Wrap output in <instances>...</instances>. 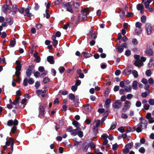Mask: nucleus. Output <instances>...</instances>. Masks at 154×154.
<instances>
[{"label":"nucleus","instance_id":"c85d7f7f","mask_svg":"<svg viewBox=\"0 0 154 154\" xmlns=\"http://www.w3.org/2000/svg\"><path fill=\"white\" fill-rule=\"evenodd\" d=\"M152 0H147L146 2H144L145 8H149L150 3L151 2Z\"/></svg>","mask_w":154,"mask_h":154},{"label":"nucleus","instance_id":"69168bd1","mask_svg":"<svg viewBox=\"0 0 154 154\" xmlns=\"http://www.w3.org/2000/svg\"><path fill=\"white\" fill-rule=\"evenodd\" d=\"M18 10L19 12L20 13L22 14L25 11V10H24V8H19Z\"/></svg>","mask_w":154,"mask_h":154},{"label":"nucleus","instance_id":"f3484780","mask_svg":"<svg viewBox=\"0 0 154 154\" xmlns=\"http://www.w3.org/2000/svg\"><path fill=\"white\" fill-rule=\"evenodd\" d=\"M20 99V97L19 96H16V98L15 100L13 101L12 102L11 100H10V103L14 105H16L19 103V101Z\"/></svg>","mask_w":154,"mask_h":154},{"label":"nucleus","instance_id":"09e8293b","mask_svg":"<svg viewBox=\"0 0 154 154\" xmlns=\"http://www.w3.org/2000/svg\"><path fill=\"white\" fill-rule=\"evenodd\" d=\"M89 146L91 149H95L96 147L95 144L93 143H90Z\"/></svg>","mask_w":154,"mask_h":154},{"label":"nucleus","instance_id":"338daca9","mask_svg":"<svg viewBox=\"0 0 154 154\" xmlns=\"http://www.w3.org/2000/svg\"><path fill=\"white\" fill-rule=\"evenodd\" d=\"M35 60L36 62L37 63H39L41 61V58L39 56H38L35 57Z\"/></svg>","mask_w":154,"mask_h":154},{"label":"nucleus","instance_id":"680f3d73","mask_svg":"<svg viewBox=\"0 0 154 154\" xmlns=\"http://www.w3.org/2000/svg\"><path fill=\"white\" fill-rule=\"evenodd\" d=\"M149 106H150L148 104H145L143 106V108L147 110L149 109Z\"/></svg>","mask_w":154,"mask_h":154},{"label":"nucleus","instance_id":"49530a36","mask_svg":"<svg viewBox=\"0 0 154 154\" xmlns=\"http://www.w3.org/2000/svg\"><path fill=\"white\" fill-rule=\"evenodd\" d=\"M28 83L29 84H33L34 82V80L32 78H29L28 79Z\"/></svg>","mask_w":154,"mask_h":154},{"label":"nucleus","instance_id":"f257e3e1","mask_svg":"<svg viewBox=\"0 0 154 154\" xmlns=\"http://www.w3.org/2000/svg\"><path fill=\"white\" fill-rule=\"evenodd\" d=\"M72 124L76 128V129H73L72 127L69 126L66 129V131L70 132L71 135L75 136L78 135L80 138L83 136V132L81 131V129L80 128V123L75 120H74L72 122Z\"/></svg>","mask_w":154,"mask_h":154},{"label":"nucleus","instance_id":"f03ea898","mask_svg":"<svg viewBox=\"0 0 154 154\" xmlns=\"http://www.w3.org/2000/svg\"><path fill=\"white\" fill-rule=\"evenodd\" d=\"M89 8H87L82 9L81 13L78 15V19L80 21H83L86 20L87 15L89 13Z\"/></svg>","mask_w":154,"mask_h":154},{"label":"nucleus","instance_id":"9b49d317","mask_svg":"<svg viewBox=\"0 0 154 154\" xmlns=\"http://www.w3.org/2000/svg\"><path fill=\"white\" fill-rule=\"evenodd\" d=\"M145 28L147 34L148 35L151 34L153 30L152 25L149 23H147L146 25Z\"/></svg>","mask_w":154,"mask_h":154},{"label":"nucleus","instance_id":"1a4fd4ad","mask_svg":"<svg viewBox=\"0 0 154 154\" xmlns=\"http://www.w3.org/2000/svg\"><path fill=\"white\" fill-rule=\"evenodd\" d=\"M39 114L38 117L40 118H42L45 114V111L44 107L42 105H40L38 109Z\"/></svg>","mask_w":154,"mask_h":154},{"label":"nucleus","instance_id":"c03bdc74","mask_svg":"<svg viewBox=\"0 0 154 154\" xmlns=\"http://www.w3.org/2000/svg\"><path fill=\"white\" fill-rule=\"evenodd\" d=\"M80 5L79 3L77 2H75L73 4V7H74L75 8H78Z\"/></svg>","mask_w":154,"mask_h":154},{"label":"nucleus","instance_id":"2f4dec72","mask_svg":"<svg viewBox=\"0 0 154 154\" xmlns=\"http://www.w3.org/2000/svg\"><path fill=\"white\" fill-rule=\"evenodd\" d=\"M125 91L127 92H130L132 90L131 87L130 86H125Z\"/></svg>","mask_w":154,"mask_h":154},{"label":"nucleus","instance_id":"ddd939ff","mask_svg":"<svg viewBox=\"0 0 154 154\" xmlns=\"http://www.w3.org/2000/svg\"><path fill=\"white\" fill-rule=\"evenodd\" d=\"M146 117L148 120V122L149 123H152L154 122V117L151 116L150 113H147L146 114Z\"/></svg>","mask_w":154,"mask_h":154},{"label":"nucleus","instance_id":"4468645a","mask_svg":"<svg viewBox=\"0 0 154 154\" xmlns=\"http://www.w3.org/2000/svg\"><path fill=\"white\" fill-rule=\"evenodd\" d=\"M108 137V135L105 134H104L101 136V138L103 140V145H106L108 143V140H107V138Z\"/></svg>","mask_w":154,"mask_h":154},{"label":"nucleus","instance_id":"b1692460","mask_svg":"<svg viewBox=\"0 0 154 154\" xmlns=\"http://www.w3.org/2000/svg\"><path fill=\"white\" fill-rule=\"evenodd\" d=\"M100 120H98L97 121L96 120H94L93 122V124H94V123H96L95 126H94L93 129H95V128H97L100 125Z\"/></svg>","mask_w":154,"mask_h":154},{"label":"nucleus","instance_id":"5fc2aeb1","mask_svg":"<svg viewBox=\"0 0 154 154\" xmlns=\"http://www.w3.org/2000/svg\"><path fill=\"white\" fill-rule=\"evenodd\" d=\"M59 70L60 72L61 73H62L65 70V68L63 66H61L59 68Z\"/></svg>","mask_w":154,"mask_h":154},{"label":"nucleus","instance_id":"7ed1b4c3","mask_svg":"<svg viewBox=\"0 0 154 154\" xmlns=\"http://www.w3.org/2000/svg\"><path fill=\"white\" fill-rule=\"evenodd\" d=\"M141 122L137 125V127L136 128V131L137 132L139 133L141 132L142 129H146L147 127V122L145 119H142Z\"/></svg>","mask_w":154,"mask_h":154},{"label":"nucleus","instance_id":"4be33fe9","mask_svg":"<svg viewBox=\"0 0 154 154\" xmlns=\"http://www.w3.org/2000/svg\"><path fill=\"white\" fill-rule=\"evenodd\" d=\"M126 131L127 132H129L131 131H134L136 130V127L135 126H133L132 128L130 127H127L126 128Z\"/></svg>","mask_w":154,"mask_h":154},{"label":"nucleus","instance_id":"393cba45","mask_svg":"<svg viewBox=\"0 0 154 154\" xmlns=\"http://www.w3.org/2000/svg\"><path fill=\"white\" fill-rule=\"evenodd\" d=\"M111 103V100L110 99H107L105 102V105H104V106L106 108H108L109 107V105Z\"/></svg>","mask_w":154,"mask_h":154},{"label":"nucleus","instance_id":"a211bd4d","mask_svg":"<svg viewBox=\"0 0 154 154\" xmlns=\"http://www.w3.org/2000/svg\"><path fill=\"white\" fill-rule=\"evenodd\" d=\"M48 61L51 64H53L54 63V57L52 56H49L47 58Z\"/></svg>","mask_w":154,"mask_h":154},{"label":"nucleus","instance_id":"864d4df0","mask_svg":"<svg viewBox=\"0 0 154 154\" xmlns=\"http://www.w3.org/2000/svg\"><path fill=\"white\" fill-rule=\"evenodd\" d=\"M118 148V145L117 144L115 143L112 145V149L113 150H116Z\"/></svg>","mask_w":154,"mask_h":154},{"label":"nucleus","instance_id":"bb28decb","mask_svg":"<svg viewBox=\"0 0 154 154\" xmlns=\"http://www.w3.org/2000/svg\"><path fill=\"white\" fill-rule=\"evenodd\" d=\"M89 148V145L88 144H84L82 147V151L84 152H86L87 151Z\"/></svg>","mask_w":154,"mask_h":154},{"label":"nucleus","instance_id":"603ef678","mask_svg":"<svg viewBox=\"0 0 154 154\" xmlns=\"http://www.w3.org/2000/svg\"><path fill=\"white\" fill-rule=\"evenodd\" d=\"M121 118L124 119H127L128 118V116L126 114L122 113L121 115Z\"/></svg>","mask_w":154,"mask_h":154},{"label":"nucleus","instance_id":"473e14b6","mask_svg":"<svg viewBox=\"0 0 154 154\" xmlns=\"http://www.w3.org/2000/svg\"><path fill=\"white\" fill-rule=\"evenodd\" d=\"M82 54H83L85 58H88L91 56V54H89L85 52H83Z\"/></svg>","mask_w":154,"mask_h":154},{"label":"nucleus","instance_id":"0eeeda50","mask_svg":"<svg viewBox=\"0 0 154 154\" xmlns=\"http://www.w3.org/2000/svg\"><path fill=\"white\" fill-rule=\"evenodd\" d=\"M14 144V140L12 138H10V139L7 141L6 142V145L3 146L4 148V151L7 147V146H9L11 145V148L13 147Z\"/></svg>","mask_w":154,"mask_h":154},{"label":"nucleus","instance_id":"aec40b11","mask_svg":"<svg viewBox=\"0 0 154 154\" xmlns=\"http://www.w3.org/2000/svg\"><path fill=\"white\" fill-rule=\"evenodd\" d=\"M51 39L53 40V45L54 46H56L58 44V41L56 39V37L54 35L52 37Z\"/></svg>","mask_w":154,"mask_h":154},{"label":"nucleus","instance_id":"39448f33","mask_svg":"<svg viewBox=\"0 0 154 154\" xmlns=\"http://www.w3.org/2000/svg\"><path fill=\"white\" fill-rule=\"evenodd\" d=\"M12 5L10 2L7 3L3 5L2 10L3 12L5 13H10L11 11Z\"/></svg>","mask_w":154,"mask_h":154},{"label":"nucleus","instance_id":"e2e57ef3","mask_svg":"<svg viewBox=\"0 0 154 154\" xmlns=\"http://www.w3.org/2000/svg\"><path fill=\"white\" fill-rule=\"evenodd\" d=\"M129 152V149L125 147L123 151V153L125 154L128 153Z\"/></svg>","mask_w":154,"mask_h":154},{"label":"nucleus","instance_id":"412c9836","mask_svg":"<svg viewBox=\"0 0 154 154\" xmlns=\"http://www.w3.org/2000/svg\"><path fill=\"white\" fill-rule=\"evenodd\" d=\"M69 98L71 100H73L74 102L77 101V100L75 99V95L72 94H70L69 95Z\"/></svg>","mask_w":154,"mask_h":154},{"label":"nucleus","instance_id":"052dcab7","mask_svg":"<svg viewBox=\"0 0 154 154\" xmlns=\"http://www.w3.org/2000/svg\"><path fill=\"white\" fill-rule=\"evenodd\" d=\"M148 82L149 84L151 85L153 84L154 82V81L152 78H150L148 79Z\"/></svg>","mask_w":154,"mask_h":154},{"label":"nucleus","instance_id":"bf43d9fd","mask_svg":"<svg viewBox=\"0 0 154 154\" xmlns=\"http://www.w3.org/2000/svg\"><path fill=\"white\" fill-rule=\"evenodd\" d=\"M146 20V17L145 16H143L141 17V21L143 23H145Z\"/></svg>","mask_w":154,"mask_h":154},{"label":"nucleus","instance_id":"3c124183","mask_svg":"<svg viewBox=\"0 0 154 154\" xmlns=\"http://www.w3.org/2000/svg\"><path fill=\"white\" fill-rule=\"evenodd\" d=\"M142 25V24L141 23L139 22H137L136 23L135 26L136 27L140 29Z\"/></svg>","mask_w":154,"mask_h":154},{"label":"nucleus","instance_id":"ea45409f","mask_svg":"<svg viewBox=\"0 0 154 154\" xmlns=\"http://www.w3.org/2000/svg\"><path fill=\"white\" fill-rule=\"evenodd\" d=\"M84 109L86 113L90 111L89 107L88 105H85L84 107Z\"/></svg>","mask_w":154,"mask_h":154},{"label":"nucleus","instance_id":"a878e982","mask_svg":"<svg viewBox=\"0 0 154 154\" xmlns=\"http://www.w3.org/2000/svg\"><path fill=\"white\" fill-rule=\"evenodd\" d=\"M29 7H28L25 9V12L26 14L25 15V16H26L27 17H30L31 16V14L29 13Z\"/></svg>","mask_w":154,"mask_h":154},{"label":"nucleus","instance_id":"58836bf2","mask_svg":"<svg viewBox=\"0 0 154 154\" xmlns=\"http://www.w3.org/2000/svg\"><path fill=\"white\" fill-rule=\"evenodd\" d=\"M7 23L6 22H3L2 23V25L0 26V31H1L2 30L3 26H7Z\"/></svg>","mask_w":154,"mask_h":154},{"label":"nucleus","instance_id":"f8f14e48","mask_svg":"<svg viewBox=\"0 0 154 154\" xmlns=\"http://www.w3.org/2000/svg\"><path fill=\"white\" fill-rule=\"evenodd\" d=\"M97 34L96 31L91 30L88 33V35L90 36L89 38L91 39H95L97 37Z\"/></svg>","mask_w":154,"mask_h":154},{"label":"nucleus","instance_id":"5701e85b","mask_svg":"<svg viewBox=\"0 0 154 154\" xmlns=\"http://www.w3.org/2000/svg\"><path fill=\"white\" fill-rule=\"evenodd\" d=\"M138 84V82L136 81H134L133 82L132 86L134 89L137 90L138 89L137 85Z\"/></svg>","mask_w":154,"mask_h":154},{"label":"nucleus","instance_id":"13d9d810","mask_svg":"<svg viewBox=\"0 0 154 154\" xmlns=\"http://www.w3.org/2000/svg\"><path fill=\"white\" fill-rule=\"evenodd\" d=\"M141 105V102L140 101H137L136 103V106L137 107H140Z\"/></svg>","mask_w":154,"mask_h":154},{"label":"nucleus","instance_id":"20e7f679","mask_svg":"<svg viewBox=\"0 0 154 154\" xmlns=\"http://www.w3.org/2000/svg\"><path fill=\"white\" fill-rule=\"evenodd\" d=\"M18 124V121L17 119H15L14 121L12 120H9L7 122V125L9 126H11L13 125L11 132L12 133H14L17 130V126Z\"/></svg>","mask_w":154,"mask_h":154},{"label":"nucleus","instance_id":"774afa93","mask_svg":"<svg viewBox=\"0 0 154 154\" xmlns=\"http://www.w3.org/2000/svg\"><path fill=\"white\" fill-rule=\"evenodd\" d=\"M40 83L39 82L37 81L35 83V86L36 87V88L37 89L38 88V87H39L40 85Z\"/></svg>","mask_w":154,"mask_h":154},{"label":"nucleus","instance_id":"2eb2a0df","mask_svg":"<svg viewBox=\"0 0 154 154\" xmlns=\"http://www.w3.org/2000/svg\"><path fill=\"white\" fill-rule=\"evenodd\" d=\"M136 7L138 10L140 11L141 14L143 13L144 8L143 5L141 4H138L137 5Z\"/></svg>","mask_w":154,"mask_h":154},{"label":"nucleus","instance_id":"a19ab883","mask_svg":"<svg viewBox=\"0 0 154 154\" xmlns=\"http://www.w3.org/2000/svg\"><path fill=\"white\" fill-rule=\"evenodd\" d=\"M148 103L150 105H154V99H150L149 100Z\"/></svg>","mask_w":154,"mask_h":154},{"label":"nucleus","instance_id":"f704fd0d","mask_svg":"<svg viewBox=\"0 0 154 154\" xmlns=\"http://www.w3.org/2000/svg\"><path fill=\"white\" fill-rule=\"evenodd\" d=\"M16 44V41L14 39L10 41L9 44V46L11 47H13Z\"/></svg>","mask_w":154,"mask_h":154},{"label":"nucleus","instance_id":"37998d69","mask_svg":"<svg viewBox=\"0 0 154 154\" xmlns=\"http://www.w3.org/2000/svg\"><path fill=\"white\" fill-rule=\"evenodd\" d=\"M139 151L140 153L143 154L145 152V150L144 147H141L139 149Z\"/></svg>","mask_w":154,"mask_h":154},{"label":"nucleus","instance_id":"e433bc0d","mask_svg":"<svg viewBox=\"0 0 154 154\" xmlns=\"http://www.w3.org/2000/svg\"><path fill=\"white\" fill-rule=\"evenodd\" d=\"M118 51L119 53H122L123 51V48L122 46H118L117 48Z\"/></svg>","mask_w":154,"mask_h":154},{"label":"nucleus","instance_id":"6ab92c4d","mask_svg":"<svg viewBox=\"0 0 154 154\" xmlns=\"http://www.w3.org/2000/svg\"><path fill=\"white\" fill-rule=\"evenodd\" d=\"M134 64L137 67H140L142 66L143 63L140 60H137L135 62Z\"/></svg>","mask_w":154,"mask_h":154},{"label":"nucleus","instance_id":"9d476101","mask_svg":"<svg viewBox=\"0 0 154 154\" xmlns=\"http://www.w3.org/2000/svg\"><path fill=\"white\" fill-rule=\"evenodd\" d=\"M131 104V103L130 101L128 100L126 101L124 106L122 109L123 112H126L128 109L130 108Z\"/></svg>","mask_w":154,"mask_h":154},{"label":"nucleus","instance_id":"6e6d98bb","mask_svg":"<svg viewBox=\"0 0 154 154\" xmlns=\"http://www.w3.org/2000/svg\"><path fill=\"white\" fill-rule=\"evenodd\" d=\"M49 79L48 77H45L44 78L43 82L44 83H46L49 82Z\"/></svg>","mask_w":154,"mask_h":154},{"label":"nucleus","instance_id":"4c0bfd02","mask_svg":"<svg viewBox=\"0 0 154 154\" xmlns=\"http://www.w3.org/2000/svg\"><path fill=\"white\" fill-rule=\"evenodd\" d=\"M133 145V144L132 143H130L128 144H127L125 146V147L129 149H131Z\"/></svg>","mask_w":154,"mask_h":154},{"label":"nucleus","instance_id":"cd10ccee","mask_svg":"<svg viewBox=\"0 0 154 154\" xmlns=\"http://www.w3.org/2000/svg\"><path fill=\"white\" fill-rule=\"evenodd\" d=\"M149 94L150 91L149 90H148L145 92L142 93L141 94V96L143 97H146Z\"/></svg>","mask_w":154,"mask_h":154},{"label":"nucleus","instance_id":"c9c22d12","mask_svg":"<svg viewBox=\"0 0 154 154\" xmlns=\"http://www.w3.org/2000/svg\"><path fill=\"white\" fill-rule=\"evenodd\" d=\"M132 73L134 77L135 78H137L138 76V72L136 70H133L132 71Z\"/></svg>","mask_w":154,"mask_h":154},{"label":"nucleus","instance_id":"7c9ffc66","mask_svg":"<svg viewBox=\"0 0 154 154\" xmlns=\"http://www.w3.org/2000/svg\"><path fill=\"white\" fill-rule=\"evenodd\" d=\"M6 20L7 21V23L10 25H11L13 23V19L11 18H7Z\"/></svg>","mask_w":154,"mask_h":154},{"label":"nucleus","instance_id":"4d7b16f0","mask_svg":"<svg viewBox=\"0 0 154 154\" xmlns=\"http://www.w3.org/2000/svg\"><path fill=\"white\" fill-rule=\"evenodd\" d=\"M44 70L45 68L44 67L42 66H40L39 67L38 69V71L41 72H43L44 71Z\"/></svg>","mask_w":154,"mask_h":154},{"label":"nucleus","instance_id":"c756f323","mask_svg":"<svg viewBox=\"0 0 154 154\" xmlns=\"http://www.w3.org/2000/svg\"><path fill=\"white\" fill-rule=\"evenodd\" d=\"M27 102V100L26 98L22 99L20 102L21 104L23 105V108H24L26 104V102Z\"/></svg>","mask_w":154,"mask_h":154},{"label":"nucleus","instance_id":"72a5a7b5","mask_svg":"<svg viewBox=\"0 0 154 154\" xmlns=\"http://www.w3.org/2000/svg\"><path fill=\"white\" fill-rule=\"evenodd\" d=\"M32 70L30 69H27L26 72V75L28 77H30L32 73Z\"/></svg>","mask_w":154,"mask_h":154},{"label":"nucleus","instance_id":"423d86ee","mask_svg":"<svg viewBox=\"0 0 154 154\" xmlns=\"http://www.w3.org/2000/svg\"><path fill=\"white\" fill-rule=\"evenodd\" d=\"M65 8L67 11L71 13L73 12V4L71 2H68L64 4Z\"/></svg>","mask_w":154,"mask_h":154},{"label":"nucleus","instance_id":"de8ad7c7","mask_svg":"<svg viewBox=\"0 0 154 154\" xmlns=\"http://www.w3.org/2000/svg\"><path fill=\"white\" fill-rule=\"evenodd\" d=\"M141 82L143 83V84H147L148 83V81L145 78H143L141 80Z\"/></svg>","mask_w":154,"mask_h":154},{"label":"nucleus","instance_id":"a18cd8bd","mask_svg":"<svg viewBox=\"0 0 154 154\" xmlns=\"http://www.w3.org/2000/svg\"><path fill=\"white\" fill-rule=\"evenodd\" d=\"M46 92L45 91H42V90H38L36 91V93L38 95H39L42 94V93H45Z\"/></svg>","mask_w":154,"mask_h":154},{"label":"nucleus","instance_id":"dca6fc26","mask_svg":"<svg viewBox=\"0 0 154 154\" xmlns=\"http://www.w3.org/2000/svg\"><path fill=\"white\" fill-rule=\"evenodd\" d=\"M145 53L148 56H152L153 55V51L150 48H147L146 50Z\"/></svg>","mask_w":154,"mask_h":154},{"label":"nucleus","instance_id":"8fccbe9b","mask_svg":"<svg viewBox=\"0 0 154 154\" xmlns=\"http://www.w3.org/2000/svg\"><path fill=\"white\" fill-rule=\"evenodd\" d=\"M118 130L121 132V133H123L125 131V128L123 127H121L119 128H118Z\"/></svg>","mask_w":154,"mask_h":154},{"label":"nucleus","instance_id":"79ce46f5","mask_svg":"<svg viewBox=\"0 0 154 154\" xmlns=\"http://www.w3.org/2000/svg\"><path fill=\"white\" fill-rule=\"evenodd\" d=\"M152 72L150 69L147 70L146 72V74L148 76H150Z\"/></svg>","mask_w":154,"mask_h":154},{"label":"nucleus","instance_id":"6e6552de","mask_svg":"<svg viewBox=\"0 0 154 154\" xmlns=\"http://www.w3.org/2000/svg\"><path fill=\"white\" fill-rule=\"evenodd\" d=\"M122 105V103L119 100H115L112 104L113 107L115 109H119L120 108Z\"/></svg>","mask_w":154,"mask_h":154},{"label":"nucleus","instance_id":"0e129e2a","mask_svg":"<svg viewBox=\"0 0 154 154\" xmlns=\"http://www.w3.org/2000/svg\"><path fill=\"white\" fill-rule=\"evenodd\" d=\"M28 79H24L23 81V85L24 86H26L27 85Z\"/></svg>","mask_w":154,"mask_h":154}]
</instances>
